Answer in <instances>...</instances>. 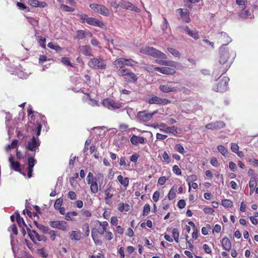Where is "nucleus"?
<instances>
[{"mask_svg": "<svg viewBox=\"0 0 258 258\" xmlns=\"http://www.w3.org/2000/svg\"><path fill=\"white\" fill-rule=\"evenodd\" d=\"M113 188L109 186L104 190V200L106 204L109 205L111 203V199L113 196Z\"/></svg>", "mask_w": 258, "mask_h": 258, "instance_id": "nucleus-19", "label": "nucleus"}, {"mask_svg": "<svg viewBox=\"0 0 258 258\" xmlns=\"http://www.w3.org/2000/svg\"><path fill=\"white\" fill-rule=\"evenodd\" d=\"M87 23L90 25L97 26L102 29H105L106 28V25L103 22L93 17H89L87 20Z\"/></svg>", "mask_w": 258, "mask_h": 258, "instance_id": "nucleus-18", "label": "nucleus"}, {"mask_svg": "<svg viewBox=\"0 0 258 258\" xmlns=\"http://www.w3.org/2000/svg\"><path fill=\"white\" fill-rule=\"evenodd\" d=\"M78 215L77 213L75 211H72L68 212L65 216V219L67 221H74L75 217Z\"/></svg>", "mask_w": 258, "mask_h": 258, "instance_id": "nucleus-38", "label": "nucleus"}, {"mask_svg": "<svg viewBox=\"0 0 258 258\" xmlns=\"http://www.w3.org/2000/svg\"><path fill=\"white\" fill-rule=\"evenodd\" d=\"M239 16L241 18L244 19L247 18H252L250 12L248 10L245 9L244 8L242 9L239 13Z\"/></svg>", "mask_w": 258, "mask_h": 258, "instance_id": "nucleus-36", "label": "nucleus"}, {"mask_svg": "<svg viewBox=\"0 0 258 258\" xmlns=\"http://www.w3.org/2000/svg\"><path fill=\"white\" fill-rule=\"evenodd\" d=\"M36 163V160L33 157H28V167H27V175L30 178L32 176V172L33 171V167Z\"/></svg>", "mask_w": 258, "mask_h": 258, "instance_id": "nucleus-20", "label": "nucleus"}, {"mask_svg": "<svg viewBox=\"0 0 258 258\" xmlns=\"http://www.w3.org/2000/svg\"><path fill=\"white\" fill-rule=\"evenodd\" d=\"M222 205L224 207L228 208L231 207L233 206V203L231 201L227 199H225L222 201Z\"/></svg>", "mask_w": 258, "mask_h": 258, "instance_id": "nucleus-54", "label": "nucleus"}, {"mask_svg": "<svg viewBox=\"0 0 258 258\" xmlns=\"http://www.w3.org/2000/svg\"><path fill=\"white\" fill-rule=\"evenodd\" d=\"M49 224L53 228H56L65 232L68 231L69 229V226L65 221H50L49 222Z\"/></svg>", "mask_w": 258, "mask_h": 258, "instance_id": "nucleus-7", "label": "nucleus"}, {"mask_svg": "<svg viewBox=\"0 0 258 258\" xmlns=\"http://www.w3.org/2000/svg\"><path fill=\"white\" fill-rule=\"evenodd\" d=\"M217 149L219 152H220L223 156H225V154L227 152V150L225 148V147L222 145H219L217 147Z\"/></svg>", "mask_w": 258, "mask_h": 258, "instance_id": "nucleus-64", "label": "nucleus"}, {"mask_svg": "<svg viewBox=\"0 0 258 258\" xmlns=\"http://www.w3.org/2000/svg\"><path fill=\"white\" fill-rule=\"evenodd\" d=\"M140 52L146 55H149L154 57L166 59L167 55L159 50L150 46H146L140 49Z\"/></svg>", "mask_w": 258, "mask_h": 258, "instance_id": "nucleus-3", "label": "nucleus"}, {"mask_svg": "<svg viewBox=\"0 0 258 258\" xmlns=\"http://www.w3.org/2000/svg\"><path fill=\"white\" fill-rule=\"evenodd\" d=\"M16 220L20 227L23 228V226L27 227L23 218L20 216L19 213L16 215Z\"/></svg>", "mask_w": 258, "mask_h": 258, "instance_id": "nucleus-40", "label": "nucleus"}, {"mask_svg": "<svg viewBox=\"0 0 258 258\" xmlns=\"http://www.w3.org/2000/svg\"><path fill=\"white\" fill-rule=\"evenodd\" d=\"M117 179L120 184H121L125 188L128 186L130 181L128 177H123L122 175H118Z\"/></svg>", "mask_w": 258, "mask_h": 258, "instance_id": "nucleus-32", "label": "nucleus"}, {"mask_svg": "<svg viewBox=\"0 0 258 258\" xmlns=\"http://www.w3.org/2000/svg\"><path fill=\"white\" fill-rule=\"evenodd\" d=\"M229 79L227 77H219L217 83L213 87V90L216 92H224L228 88V84Z\"/></svg>", "mask_w": 258, "mask_h": 258, "instance_id": "nucleus-5", "label": "nucleus"}, {"mask_svg": "<svg viewBox=\"0 0 258 258\" xmlns=\"http://www.w3.org/2000/svg\"><path fill=\"white\" fill-rule=\"evenodd\" d=\"M63 202V200L61 198H59L56 200L54 204V208L55 210L57 209L58 208H60Z\"/></svg>", "mask_w": 258, "mask_h": 258, "instance_id": "nucleus-52", "label": "nucleus"}, {"mask_svg": "<svg viewBox=\"0 0 258 258\" xmlns=\"http://www.w3.org/2000/svg\"><path fill=\"white\" fill-rule=\"evenodd\" d=\"M176 197L175 190L173 187L171 188L167 195V198L169 200H173Z\"/></svg>", "mask_w": 258, "mask_h": 258, "instance_id": "nucleus-50", "label": "nucleus"}, {"mask_svg": "<svg viewBox=\"0 0 258 258\" xmlns=\"http://www.w3.org/2000/svg\"><path fill=\"white\" fill-rule=\"evenodd\" d=\"M146 102L152 104L166 105L171 103V101L166 98H161L155 95H151L146 99Z\"/></svg>", "mask_w": 258, "mask_h": 258, "instance_id": "nucleus-6", "label": "nucleus"}, {"mask_svg": "<svg viewBox=\"0 0 258 258\" xmlns=\"http://www.w3.org/2000/svg\"><path fill=\"white\" fill-rule=\"evenodd\" d=\"M9 231L12 232L13 234L17 235L18 233L17 226L16 224H12L8 229Z\"/></svg>", "mask_w": 258, "mask_h": 258, "instance_id": "nucleus-58", "label": "nucleus"}, {"mask_svg": "<svg viewBox=\"0 0 258 258\" xmlns=\"http://www.w3.org/2000/svg\"><path fill=\"white\" fill-rule=\"evenodd\" d=\"M156 62L159 64L164 65L165 66H170L172 68H175L176 67L177 62L173 61H169V60H159L156 59L155 60Z\"/></svg>", "mask_w": 258, "mask_h": 258, "instance_id": "nucleus-31", "label": "nucleus"}, {"mask_svg": "<svg viewBox=\"0 0 258 258\" xmlns=\"http://www.w3.org/2000/svg\"><path fill=\"white\" fill-rule=\"evenodd\" d=\"M80 52L86 56H92V48L89 45H83L79 47Z\"/></svg>", "mask_w": 258, "mask_h": 258, "instance_id": "nucleus-28", "label": "nucleus"}, {"mask_svg": "<svg viewBox=\"0 0 258 258\" xmlns=\"http://www.w3.org/2000/svg\"><path fill=\"white\" fill-rule=\"evenodd\" d=\"M175 150L179 153L183 154L185 151L181 144H176L175 147Z\"/></svg>", "mask_w": 258, "mask_h": 258, "instance_id": "nucleus-61", "label": "nucleus"}, {"mask_svg": "<svg viewBox=\"0 0 258 258\" xmlns=\"http://www.w3.org/2000/svg\"><path fill=\"white\" fill-rule=\"evenodd\" d=\"M90 8L95 13L107 16L109 14V10L104 5L97 4L90 5Z\"/></svg>", "mask_w": 258, "mask_h": 258, "instance_id": "nucleus-9", "label": "nucleus"}, {"mask_svg": "<svg viewBox=\"0 0 258 258\" xmlns=\"http://www.w3.org/2000/svg\"><path fill=\"white\" fill-rule=\"evenodd\" d=\"M172 170L173 172L177 175H180L181 174V170L177 165H175L173 166Z\"/></svg>", "mask_w": 258, "mask_h": 258, "instance_id": "nucleus-63", "label": "nucleus"}, {"mask_svg": "<svg viewBox=\"0 0 258 258\" xmlns=\"http://www.w3.org/2000/svg\"><path fill=\"white\" fill-rule=\"evenodd\" d=\"M226 45H227V44H224L220 48L219 62L221 64H225L229 58V52L225 47Z\"/></svg>", "mask_w": 258, "mask_h": 258, "instance_id": "nucleus-13", "label": "nucleus"}, {"mask_svg": "<svg viewBox=\"0 0 258 258\" xmlns=\"http://www.w3.org/2000/svg\"><path fill=\"white\" fill-rule=\"evenodd\" d=\"M62 63L65 65L73 67L72 63L70 61V58L67 57H62L61 59Z\"/></svg>", "mask_w": 258, "mask_h": 258, "instance_id": "nucleus-59", "label": "nucleus"}, {"mask_svg": "<svg viewBox=\"0 0 258 258\" xmlns=\"http://www.w3.org/2000/svg\"><path fill=\"white\" fill-rule=\"evenodd\" d=\"M27 230L29 235L32 241L35 243L36 241H44L45 242L47 240V238L43 235L39 234L37 231L35 230H31L29 228H27Z\"/></svg>", "mask_w": 258, "mask_h": 258, "instance_id": "nucleus-11", "label": "nucleus"}, {"mask_svg": "<svg viewBox=\"0 0 258 258\" xmlns=\"http://www.w3.org/2000/svg\"><path fill=\"white\" fill-rule=\"evenodd\" d=\"M221 38L222 41L226 43V44H227V45L231 41V38L229 37L225 32H221Z\"/></svg>", "mask_w": 258, "mask_h": 258, "instance_id": "nucleus-44", "label": "nucleus"}, {"mask_svg": "<svg viewBox=\"0 0 258 258\" xmlns=\"http://www.w3.org/2000/svg\"><path fill=\"white\" fill-rule=\"evenodd\" d=\"M104 178V175L101 173H97L94 177L92 172H89L87 177V182L88 184H90V190L92 193L96 194L98 192V183L100 188L103 183Z\"/></svg>", "mask_w": 258, "mask_h": 258, "instance_id": "nucleus-2", "label": "nucleus"}, {"mask_svg": "<svg viewBox=\"0 0 258 258\" xmlns=\"http://www.w3.org/2000/svg\"><path fill=\"white\" fill-rule=\"evenodd\" d=\"M47 46L49 48L54 49L56 51H60L62 49V48L60 47L59 45H58L57 44H55L51 42L48 43Z\"/></svg>", "mask_w": 258, "mask_h": 258, "instance_id": "nucleus-46", "label": "nucleus"}, {"mask_svg": "<svg viewBox=\"0 0 258 258\" xmlns=\"http://www.w3.org/2000/svg\"><path fill=\"white\" fill-rule=\"evenodd\" d=\"M57 231L54 230H48L47 233H48L49 235V237L50 239L52 241H54L57 235Z\"/></svg>", "mask_w": 258, "mask_h": 258, "instance_id": "nucleus-57", "label": "nucleus"}, {"mask_svg": "<svg viewBox=\"0 0 258 258\" xmlns=\"http://www.w3.org/2000/svg\"><path fill=\"white\" fill-rule=\"evenodd\" d=\"M40 146L39 140L33 136L28 142L26 148L31 151L36 152V149Z\"/></svg>", "mask_w": 258, "mask_h": 258, "instance_id": "nucleus-15", "label": "nucleus"}, {"mask_svg": "<svg viewBox=\"0 0 258 258\" xmlns=\"http://www.w3.org/2000/svg\"><path fill=\"white\" fill-rule=\"evenodd\" d=\"M177 11L179 15L180 18L185 22L189 23L190 22L189 11L187 10L184 11L183 9H178Z\"/></svg>", "mask_w": 258, "mask_h": 258, "instance_id": "nucleus-22", "label": "nucleus"}, {"mask_svg": "<svg viewBox=\"0 0 258 258\" xmlns=\"http://www.w3.org/2000/svg\"><path fill=\"white\" fill-rule=\"evenodd\" d=\"M28 3L33 7L43 8L47 6V4L46 2H39L38 0H28Z\"/></svg>", "mask_w": 258, "mask_h": 258, "instance_id": "nucleus-30", "label": "nucleus"}, {"mask_svg": "<svg viewBox=\"0 0 258 258\" xmlns=\"http://www.w3.org/2000/svg\"><path fill=\"white\" fill-rule=\"evenodd\" d=\"M117 210L120 212H123L124 211L128 212L130 210V206L128 204H124L123 203H120L118 205Z\"/></svg>", "mask_w": 258, "mask_h": 258, "instance_id": "nucleus-37", "label": "nucleus"}, {"mask_svg": "<svg viewBox=\"0 0 258 258\" xmlns=\"http://www.w3.org/2000/svg\"><path fill=\"white\" fill-rule=\"evenodd\" d=\"M114 68L118 69L116 72L117 74L120 77H124L127 75L130 69L126 68L123 65L113 64Z\"/></svg>", "mask_w": 258, "mask_h": 258, "instance_id": "nucleus-21", "label": "nucleus"}, {"mask_svg": "<svg viewBox=\"0 0 258 258\" xmlns=\"http://www.w3.org/2000/svg\"><path fill=\"white\" fill-rule=\"evenodd\" d=\"M17 6L21 10H26L27 12H29L30 9L25 4L17 2L16 3Z\"/></svg>", "mask_w": 258, "mask_h": 258, "instance_id": "nucleus-51", "label": "nucleus"}, {"mask_svg": "<svg viewBox=\"0 0 258 258\" xmlns=\"http://www.w3.org/2000/svg\"><path fill=\"white\" fill-rule=\"evenodd\" d=\"M86 36L92 37V34L90 31H85L82 30H79L77 31V34L75 39L81 40L85 38Z\"/></svg>", "mask_w": 258, "mask_h": 258, "instance_id": "nucleus-26", "label": "nucleus"}, {"mask_svg": "<svg viewBox=\"0 0 258 258\" xmlns=\"http://www.w3.org/2000/svg\"><path fill=\"white\" fill-rule=\"evenodd\" d=\"M108 223L107 221L102 222L97 220L94 224V228L92 229L91 236L96 245H101L102 241L99 238L98 234L103 235L108 227Z\"/></svg>", "mask_w": 258, "mask_h": 258, "instance_id": "nucleus-1", "label": "nucleus"}, {"mask_svg": "<svg viewBox=\"0 0 258 258\" xmlns=\"http://www.w3.org/2000/svg\"><path fill=\"white\" fill-rule=\"evenodd\" d=\"M172 68L163 67H155L154 70L160 72L163 74L167 75H173L175 74V70Z\"/></svg>", "mask_w": 258, "mask_h": 258, "instance_id": "nucleus-16", "label": "nucleus"}, {"mask_svg": "<svg viewBox=\"0 0 258 258\" xmlns=\"http://www.w3.org/2000/svg\"><path fill=\"white\" fill-rule=\"evenodd\" d=\"M225 123L221 121H218L211 123V129L219 130L225 126Z\"/></svg>", "mask_w": 258, "mask_h": 258, "instance_id": "nucleus-35", "label": "nucleus"}, {"mask_svg": "<svg viewBox=\"0 0 258 258\" xmlns=\"http://www.w3.org/2000/svg\"><path fill=\"white\" fill-rule=\"evenodd\" d=\"M162 158H163L162 161L163 162H166L168 164L170 163V162H171L170 158L168 153L166 151L164 152L163 154H162Z\"/></svg>", "mask_w": 258, "mask_h": 258, "instance_id": "nucleus-60", "label": "nucleus"}, {"mask_svg": "<svg viewBox=\"0 0 258 258\" xmlns=\"http://www.w3.org/2000/svg\"><path fill=\"white\" fill-rule=\"evenodd\" d=\"M120 7L123 9L134 11L135 12H139L140 11V9L138 7L129 2H121L120 3Z\"/></svg>", "mask_w": 258, "mask_h": 258, "instance_id": "nucleus-17", "label": "nucleus"}, {"mask_svg": "<svg viewBox=\"0 0 258 258\" xmlns=\"http://www.w3.org/2000/svg\"><path fill=\"white\" fill-rule=\"evenodd\" d=\"M222 243L223 247L227 250H230L231 248V243L229 239L227 237L223 238Z\"/></svg>", "mask_w": 258, "mask_h": 258, "instance_id": "nucleus-34", "label": "nucleus"}, {"mask_svg": "<svg viewBox=\"0 0 258 258\" xmlns=\"http://www.w3.org/2000/svg\"><path fill=\"white\" fill-rule=\"evenodd\" d=\"M80 213L82 216L85 217L89 218V217H91L92 216L91 212L89 210L85 209H82L80 211Z\"/></svg>", "mask_w": 258, "mask_h": 258, "instance_id": "nucleus-48", "label": "nucleus"}, {"mask_svg": "<svg viewBox=\"0 0 258 258\" xmlns=\"http://www.w3.org/2000/svg\"><path fill=\"white\" fill-rule=\"evenodd\" d=\"M188 224L194 228V232L192 233V237L193 239H196L198 235V231L197 229L195 228V224L192 222H188Z\"/></svg>", "mask_w": 258, "mask_h": 258, "instance_id": "nucleus-43", "label": "nucleus"}, {"mask_svg": "<svg viewBox=\"0 0 258 258\" xmlns=\"http://www.w3.org/2000/svg\"><path fill=\"white\" fill-rule=\"evenodd\" d=\"M158 127H159L160 131L161 132L166 134H171L174 136H176L178 134L177 127L175 126L169 127L165 123H160Z\"/></svg>", "mask_w": 258, "mask_h": 258, "instance_id": "nucleus-12", "label": "nucleus"}, {"mask_svg": "<svg viewBox=\"0 0 258 258\" xmlns=\"http://www.w3.org/2000/svg\"><path fill=\"white\" fill-rule=\"evenodd\" d=\"M151 211V208L150 206L148 204H145V205L144 207L143 212V215L144 216H147L149 214Z\"/></svg>", "mask_w": 258, "mask_h": 258, "instance_id": "nucleus-55", "label": "nucleus"}, {"mask_svg": "<svg viewBox=\"0 0 258 258\" xmlns=\"http://www.w3.org/2000/svg\"><path fill=\"white\" fill-rule=\"evenodd\" d=\"M172 236L176 242H179V233L177 228H173L172 230Z\"/></svg>", "mask_w": 258, "mask_h": 258, "instance_id": "nucleus-49", "label": "nucleus"}, {"mask_svg": "<svg viewBox=\"0 0 258 258\" xmlns=\"http://www.w3.org/2000/svg\"><path fill=\"white\" fill-rule=\"evenodd\" d=\"M167 49H168V51L170 53H171L173 55H174V56H176L178 58H180V53L178 50H177L175 48H172V47H168Z\"/></svg>", "mask_w": 258, "mask_h": 258, "instance_id": "nucleus-45", "label": "nucleus"}, {"mask_svg": "<svg viewBox=\"0 0 258 258\" xmlns=\"http://www.w3.org/2000/svg\"><path fill=\"white\" fill-rule=\"evenodd\" d=\"M124 79L128 83H136L138 80V77L131 70L127 75L125 76Z\"/></svg>", "mask_w": 258, "mask_h": 258, "instance_id": "nucleus-23", "label": "nucleus"}, {"mask_svg": "<svg viewBox=\"0 0 258 258\" xmlns=\"http://www.w3.org/2000/svg\"><path fill=\"white\" fill-rule=\"evenodd\" d=\"M60 9L62 11L66 12H73L75 11V9L64 4L60 5Z\"/></svg>", "mask_w": 258, "mask_h": 258, "instance_id": "nucleus-42", "label": "nucleus"}, {"mask_svg": "<svg viewBox=\"0 0 258 258\" xmlns=\"http://www.w3.org/2000/svg\"><path fill=\"white\" fill-rule=\"evenodd\" d=\"M34 224L36 225V226L43 233H47L48 232V231L49 230V228L48 227H46L43 225L39 224L37 221H34Z\"/></svg>", "mask_w": 258, "mask_h": 258, "instance_id": "nucleus-41", "label": "nucleus"}, {"mask_svg": "<svg viewBox=\"0 0 258 258\" xmlns=\"http://www.w3.org/2000/svg\"><path fill=\"white\" fill-rule=\"evenodd\" d=\"M69 236L73 241H80L82 239V233L79 230L72 231L69 233Z\"/></svg>", "mask_w": 258, "mask_h": 258, "instance_id": "nucleus-29", "label": "nucleus"}, {"mask_svg": "<svg viewBox=\"0 0 258 258\" xmlns=\"http://www.w3.org/2000/svg\"><path fill=\"white\" fill-rule=\"evenodd\" d=\"M105 238L106 240L110 241L113 239V234L111 231L106 230V231H105Z\"/></svg>", "mask_w": 258, "mask_h": 258, "instance_id": "nucleus-62", "label": "nucleus"}, {"mask_svg": "<svg viewBox=\"0 0 258 258\" xmlns=\"http://www.w3.org/2000/svg\"><path fill=\"white\" fill-rule=\"evenodd\" d=\"M159 88L163 93L176 92L179 90V89L177 87H171L168 85H161Z\"/></svg>", "mask_w": 258, "mask_h": 258, "instance_id": "nucleus-25", "label": "nucleus"}, {"mask_svg": "<svg viewBox=\"0 0 258 258\" xmlns=\"http://www.w3.org/2000/svg\"><path fill=\"white\" fill-rule=\"evenodd\" d=\"M146 139L143 137L137 136L133 135L131 138V142L134 145L137 146L138 144H144L146 143Z\"/></svg>", "mask_w": 258, "mask_h": 258, "instance_id": "nucleus-24", "label": "nucleus"}, {"mask_svg": "<svg viewBox=\"0 0 258 258\" xmlns=\"http://www.w3.org/2000/svg\"><path fill=\"white\" fill-rule=\"evenodd\" d=\"M38 41L39 45L42 47L45 48L46 47L45 42L46 39L45 37L42 36H38Z\"/></svg>", "mask_w": 258, "mask_h": 258, "instance_id": "nucleus-53", "label": "nucleus"}, {"mask_svg": "<svg viewBox=\"0 0 258 258\" xmlns=\"http://www.w3.org/2000/svg\"><path fill=\"white\" fill-rule=\"evenodd\" d=\"M83 230L84 232L85 235L88 236L90 234V228L88 223H85L83 226Z\"/></svg>", "mask_w": 258, "mask_h": 258, "instance_id": "nucleus-56", "label": "nucleus"}, {"mask_svg": "<svg viewBox=\"0 0 258 258\" xmlns=\"http://www.w3.org/2000/svg\"><path fill=\"white\" fill-rule=\"evenodd\" d=\"M256 182L254 177H252L249 181V185L250 187V195H252L254 191Z\"/></svg>", "mask_w": 258, "mask_h": 258, "instance_id": "nucleus-39", "label": "nucleus"}, {"mask_svg": "<svg viewBox=\"0 0 258 258\" xmlns=\"http://www.w3.org/2000/svg\"><path fill=\"white\" fill-rule=\"evenodd\" d=\"M102 104L105 107L110 110L119 109L122 107V103L115 101L110 98H106L103 100Z\"/></svg>", "mask_w": 258, "mask_h": 258, "instance_id": "nucleus-8", "label": "nucleus"}, {"mask_svg": "<svg viewBox=\"0 0 258 258\" xmlns=\"http://www.w3.org/2000/svg\"><path fill=\"white\" fill-rule=\"evenodd\" d=\"M156 112V111H154L153 113H148L146 111H139L137 113V118L141 121L147 122L152 118L153 115Z\"/></svg>", "mask_w": 258, "mask_h": 258, "instance_id": "nucleus-14", "label": "nucleus"}, {"mask_svg": "<svg viewBox=\"0 0 258 258\" xmlns=\"http://www.w3.org/2000/svg\"><path fill=\"white\" fill-rule=\"evenodd\" d=\"M184 31L187 33V34L190 36L192 37L195 39H199V34L198 32L196 30H190L188 27H185L184 28Z\"/></svg>", "mask_w": 258, "mask_h": 258, "instance_id": "nucleus-33", "label": "nucleus"}, {"mask_svg": "<svg viewBox=\"0 0 258 258\" xmlns=\"http://www.w3.org/2000/svg\"><path fill=\"white\" fill-rule=\"evenodd\" d=\"M9 161L11 164V168L15 171L21 172L20 168V163L18 161H15L13 156L11 155L9 158Z\"/></svg>", "mask_w": 258, "mask_h": 258, "instance_id": "nucleus-27", "label": "nucleus"}, {"mask_svg": "<svg viewBox=\"0 0 258 258\" xmlns=\"http://www.w3.org/2000/svg\"><path fill=\"white\" fill-rule=\"evenodd\" d=\"M106 60L101 56L91 58L88 63V66L95 70H105L107 66Z\"/></svg>", "mask_w": 258, "mask_h": 258, "instance_id": "nucleus-4", "label": "nucleus"}, {"mask_svg": "<svg viewBox=\"0 0 258 258\" xmlns=\"http://www.w3.org/2000/svg\"><path fill=\"white\" fill-rule=\"evenodd\" d=\"M197 179V176L195 174H192L188 176L186 181L189 185V191L190 190V183L196 181Z\"/></svg>", "mask_w": 258, "mask_h": 258, "instance_id": "nucleus-47", "label": "nucleus"}, {"mask_svg": "<svg viewBox=\"0 0 258 258\" xmlns=\"http://www.w3.org/2000/svg\"><path fill=\"white\" fill-rule=\"evenodd\" d=\"M138 62L132 58H125L124 57H119L116 59L113 62V64L123 65L124 66H128L133 67Z\"/></svg>", "mask_w": 258, "mask_h": 258, "instance_id": "nucleus-10", "label": "nucleus"}]
</instances>
